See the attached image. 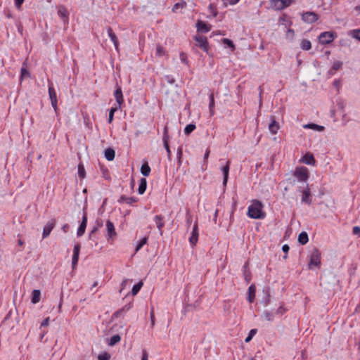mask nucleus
Returning a JSON list of instances; mask_svg holds the SVG:
<instances>
[{
  "mask_svg": "<svg viewBox=\"0 0 360 360\" xmlns=\"http://www.w3.org/2000/svg\"><path fill=\"white\" fill-rule=\"evenodd\" d=\"M53 228V224H47L44 226L43 229V238H46L51 232L52 229Z\"/></svg>",
  "mask_w": 360,
  "mask_h": 360,
  "instance_id": "obj_26",
  "label": "nucleus"
},
{
  "mask_svg": "<svg viewBox=\"0 0 360 360\" xmlns=\"http://www.w3.org/2000/svg\"><path fill=\"white\" fill-rule=\"evenodd\" d=\"M28 76H29V72H28V71H27L25 68H22L21 69V77H22V78H26V77H27Z\"/></svg>",
  "mask_w": 360,
  "mask_h": 360,
  "instance_id": "obj_48",
  "label": "nucleus"
},
{
  "mask_svg": "<svg viewBox=\"0 0 360 360\" xmlns=\"http://www.w3.org/2000/svg\"><path fill=\"white\" fill-rule=\"evenodd\" d=\"M294 2V0H271V6L275 10L281 11Z\"/></svg>",
  "mask_w": 360,
  "mask_h": 360,
  "instance_id": "obj_6",
  "label": "nucleus"
},
{
  "mask_svg": "<svg viewBox=\"0 0 360 360\" xmlns=\"http://www.w3.org/2000/svg\"><path fill=\"white\" fill-rule=\"evenodd\" d=\"M349 35L357 40H360V29H356L349 31Z\"/></svg>",
  "mask_w": 360,
  "mask_h": 360,
  "instance_id": "obj_34",
  "label": "nucleus"
},
{
  "mask_svg": "<svg viewBox=\"0 0 360 360\" xmlns=\"http://www.w3.org/2000/svg\"><path fill=\"white\" fill-rule=\"evenodd\" d=\"M79 251H80V245L76 244L74 246L73 255H72V267L73 269H75L77 266V262L79 260Z\"/></svg>",
  "mask_w": 360,
  "mask_h": 360,
  "instance_id": "obj_8",
  "label": "nucleus"
},
{
  "mask_svg": "<svg viewBox=\"0 0 360 360\" xmlns=\"http://www.w3.org/2000/svg\"><path fill=\"white\" fill-rule=\"evenodd\" d=\"M280 129L279 124L274 120H272V122L269 125V130L272 134H276Z\"/></svg>",
  "mask_w": 360,
  "mask_h": 360,
  "instance_id": "obj_17",
  "label": "nucleus"
},
{
  "mask_svg": "<svg viewBox=\"0 0 360 360\" xmlns=\"http://www.w3.org/2000/svg\"><path fill=\"white\" fill-rule=\"evenodd\" d=\"M263 208L264 206L260 201L254 200L248 207L247 215L254 219H264L266 217V213Z\"/></svg>",
  "mask_w": 360,
  "mask_h": 360,
  "instance_id": "obj_1",
  "label": "nucleus"
},
{
  "mask_svg": "<svg viewBox=\"0 0 360 360\" xmlns=\"http://www.w3.org/2000/svg\"><path fill=\"white\" fill-rule=\"evenodd\" d=\"M104 154H105V158L108 160L112 161L115 158V152L112 148H108V149L105 150Z\"/></svg>",
  "mask_w": 360,
  "mask_h": 360,
  "instance_id": "obj_24",
  "label": "nucleus"
},
{
  "mask_svg": "<svg viewBox=\"0 0 360 360\" xmlns=\"http://www.w3.org/2000/svg\"><path fill=\"white\" fill-rule=\"evenodd\" d=\"M250 360H256L255 357H252Z\"/></svg>",
  "mask_w": 360,
  "mask_h": 360,
  "instance_id": "obj_63",
  "label": "nucleus"
},
{
  "mask_svg": "<svg viewBox=\"0 0 360 360\" xmlns=\"http://www.w3.org/2000/svg\"><path fill=\"white\" fill-rule=\"evenodd\" d=\"M294 176L300 181L306 182L309 176V170L307 167L300 166L295 169Z\"/></svg>",
  "mask_w": 360,
  "mask_h": 360,
  "instance_id": "obj_4",
  "label": "nucleus"
},
{
  "mask_svg": "<svg viewBox=\"0 0 360 360\" xmlns=\"http://www.w3.org/2000/svg\"><path fill=\"white\" fill-rule=\"evenodd\" d=\"M255 286L254 285H251L248 290V299L249 302H252L255 297Z\"/></svg>",
  "mask_w": 360,
  "mask_h": 360,
  "instance_id": "obj_20",
  "label": "nucleus"
},
{
  "mask_svg": "<svg viewBox=\"0 0 360 360\" xmlns=\"http://www.w3.org/2000/svg\"><path fill=\"white\" fill-rule=\"evenodd\" d=\"M148 238L146 237L142 238L137 243L135 248L136 252H138L145 244H146Z\"/></svg>",
  "mask_w": 360,
  "mask_h": 360,
  "instance_id": "obj_33",
  "label": "nucleus"
},
{
  "mask_svg": "<svg viewBox=\"0 0 360 360\" xmlns=\"http://www.w3.org/2000/svg\"><path fill=\"white\" fill-rule=\"evenodd\" d=\"M321 264V253L316 249H314L310 255L309 268H319Z\"/></svg>",
  "mask_w": 360,
  "mask_h": 360,
  "instance_id": "obj_3",
  "label": "nucleus"
},
{
  "mask_svg": "<svg viewBox=\"0 0 360 360\" xmlns=\"http://www.w3.org/2000/svg\"><path fill=\"white\" fill-rule=\"evenodd\" d=\"M289 249H290L289 246L288 245H286V244L283 245V247H282L283 251L286 252V253L288 252Z\"/></svg>",
  "mask_w": 360,
  "mask_h": 360,
  "instance_id": "obj_53",
  "label": "nucleus"
},
{
  "mask_svg": "<svg viewBox=\"0 0 360 360\" xmlns=\"http://www.w3.org/2000/svg\"><path fill=\"white\" fill-rule=\"evenodd\" d=\"M185 6H186L185 2L176 3L174 5V6L172 8V12L176 13L179 11V10L183 9L184 8H185Z\"/></svg>",
  "mask_w": 360,
  "mask_h": 360,
  "instance_id": "obj_36",
  "label": "nucleus"
},
{
  "mask_svg": "<svg viewBox=\"0 0 360 360\" xmlns=\"http://www.w3.org/2000/svg\"><path fill=\"white\" fill-rule=\"evenodd\" d=\"M49 320H50L49 317H47L46 319H45L42 321V323H41V327H44V326H49Z\"/></svg>",
  "mask_w": 360,
  "mask_h": 360,
  "instance_id": "obj_50",
  "label": "nucleus"
},
{
  "mask_svg": "<svg viewBox=\"0 0 360 360\" xmlns=\"http://www.w3.org/2000/svg\"><path fill=\"white\" fill-rule=\"evenodd\" d=\"M214 15L216 16L217 15V13L214 11Z\"/></svg>",
  "mask_w": 360,
  "mask_h": 360,
  "instance_id": "obj_64",
  "label": "nucleus"
},
{
  "mask_svg": "<svg viewBox=\"0 0 360 360\" xmlns=\"http://www.w3.org/2000/svg\"><path fill=\"white\" fill-rule=\"evenodd\" d=\"M309 240L308 235L306 232H302L298 236V241L302 245L306 244Z\"/></svg>",
  "mask_w": 360,
  "mask_h": 360,
  "instance_id": "obj_29",
  "label": "nucleus"
},
{
  "mask_svg": "<svg viewBox=\"0 0 360 360\" xmlns=\"http://www.w3.org/2000/svg\"><path fill=\"white\" fill-rule=\"evenodd\" d=\"M78 174L80 178L84 179L85 177V169L82 165L78 166Z\"/></svg>",
  "mask_w": 360,
  "mask_h": 360,
  "instance_id": "obj_41",
  "label": "nucleus"
},
{
  "mask_svg": "<svg viewBox=\"0 0 360 360\" xmlns=\"http://www.w3.org/2000/svg\"><path fill=\"white\" fill-rule=\"evenodd\" d=\"M302 202L308 205L311 202V192L308 187L302 191Z\"/></svg>",
  "mask_w": 360,
  "mask_h": 360,
  "instance_id": "obj_14",
  "label": "nucleus"
},
{
  "mask_svg": "<svg viewBox=\"0 0 360 360\" xmlns=\"http://www.w3.org/2000/svg\"><path fill=\"white\" fill-rule=\"evenodd\" d=\"M120 340H121V338L119 335H114L109 340L108 345L110 346H113L116 343L119 342L120 341Z\"/></svg>",
  "mask_w": 360,
  "mask_h": 360,
  "instance_id": "obj_32",
  "label": "nucleus"
},
{
  "mask_svg": "<svg viewBox=\"0 0 360 360\" xmlns=\"http://www.w3.org/2000/svg\"><path fill=\"white\" fill-rule=\"evenodd\" d=\"M222 172L224 174L223 184L225 186L227 183L229 172V162H227L226 166L222 168Z\"/></svg>",
  "mask_w": 360,
  "mask_h": 360,
  "instance_id": "obj_25",
  "label": "nucleus"
},
{
  "mask_svg": "<svg viewBox=\"0 0 360 360\" xmlns=\"http://www.w3.org/2000/svg\"><path fill=\"white\" fill-rule=\"evenodd\" d=\"M209 153H210L209 150H207V151H206V153H205V156H204V157H205V158H208V156H209Z\"/></svg>",
  "mask_w": 360,
  "mask_h": 360,
  "instance_id": "obj_60",
  "label": "nucleus"
},
{
  "mask_svg": "<svg viewBox=\"0 0 360 360\" xmlns=\"http://www.w3.org/2000/svg\"><path fill=\"white\" fill-rule=\"evenodd\" d=\"M58 14L63 19H66V18H68V12L67 11V9L63 6L59 7L58 11Z\"/></svg>",
  "mask_w": 360,
  "mask_h": 360,
  "instance_id": "obj_31",
  "label": "nucleus"
},
{
  "mask_svg": "<svg viewBox=\"0 0 360 360\" xmlns=\"http://www.w3.org/2000/svg\"><path fill=\"white\" fill-rule=\"evenodd\" d=\"M195 129V124H188L185 129H184V132L186 134H189L190 133H191L194 129Z\"/></svg>",
  "mask_w": 360,
  "mask_h": 360,
  "instance_id": "obj_42",
  "label": "nucleus"
},
{
  "mask_svg": "<svg viewBox=\"0 0 360 360\" xmlns=\"http://www.w3.org/2000/svg\"><path fill=\"white\" fill-rule=\"evenodd\" d=\"M285 37L287 39L292 40L295 37V31L288 27L285 33Z\"/></svg>",
  "mask_w": 360,
  "mask_h": 360,
  "instance_id": "obj_37",
  "label": "nucleus"
},
{
  "mask_svg": "<svg viewBox=\"0 0 360 360\" xmlns=\"http://www.w3.org/2000/svg\"><path fill=\"white\" fill-rule=\"evenodd\" d=\"M143 285V283L142 281H140L137 284L134 285L131 290V294L133 295H136L139 292V290L142 288Z\"/></svg>",
  "mask_w": 360,
  "mask_h": 360,
  "instance_id": "obj_35",
  "label": "nucleus"
},
{
  "mask_svg": "<svg viewBox=\"0 0 360 360\" xmlns=\"http://www.w3.org/2000/svg\"><path fill=\"white\" fill-rule=\"evenodd\" d=\"M146 186H147V182H146V179H144V178L141 179L140 181L139 188H138L139 193L141 195L143 194L144 192L146 191Z\"/></svg>",
  "mask_w": 360,
  "mask_h": 360,
  "instance_id": "obj_27",
  "label": "nucleus"
},
{
  "mask_svg": "<svg viewBox=\"0 0 360 360\" xmlns=\"http://www.w3.org/2000/svg\"><path fill=\"white\" fill-rule=\"evenodd\" d=\"M265 316V318L269 320V321H271L272 320V316L269 314V313H266L264 314Z\"/></svg>",
  "mask_w": 360,
  "mask_h": 360,
  "instance_id": "obj_54",
  "label": "nucleus"
},
{
  "mask_svg": "<svg viewBox=\"0 0 360 360\" xmlns=\"http://www.w3.org/2000/svg\"><path fill=\"white\" fill-rule=\"evenodd\" d=\"M210 101L209 108H210V114H211V115H212L214 112V99L213 94H211L210 96Z\"/></svg>",
  "mask_w": 360,
  "mask_h": 360,
  "instance_id": "obj_40",
  "label": "nucleus"
},
{
  "mask_svg": "<svg viewBox=\"0 0 360 360\" xmlns=\"http://www.w3.org/2000/svg\"><path fill=\"white\" fill-rule=\"evenodd\" d=\"M163 141H164V145H165V149H166V150L167 152V155L169 157L170 155H171V151H170V149H169V144H168V141H167V139L166 136L164 137Z\"/></svg>",
  "mask_w": 360,
  "mask_h": 360,
  "instance_id": "obj_44",
  "label": "nucleus"
},
{
  "mask_svg": "<svg viewBox=\"0 0 360 360\" xmlns=\"http://www.w3.org/2000/svg\"><path fill=\"white\" fill-rule=\"evenodd\" d=\"M198 240V224L195 223L193 226V231L191 232V236L189 238L190 243L193 246L195 245L196 243Z\"/></svg>",
  "mask_w": 360,
  "mask_h": 360,
  "instance_id": "obj_10",
  "label": "nucleus"
},
{
  "mask_svg": "<svg viewBox=\"0 0 360 360\" xmlns=\"http://www.w3.org/2000/svg\"><path fill=\"white\" fill-rule=\"evenodd\" d=\"M302 19L306 23H313L318 20L319 16L314 12H306L302 15Z\"/></svg>",
  "mask_w": 360,
  "mask_h": 360,
  "instance_id": "obj_7",
  "label": "nucleus"
},
{
  "mask_svg": "<svg viewBox=\"0 0 360 360\" xmlns=\"http://www.w3.org/2000/svg\"><path fill=\"white\" fill-rule=\"evenodd\" d=\"M141 172L145 176H148L150 174V168L148 166V163H145L141 166Z\"/></svg>",
  "mask_w": 360,
  "mask_h": 360,
  "instance_id": "obj_30",
  "label": "nucleus"
},
{
  "mask_svg": "<svg viewBox=\"0 0 360 360\" xmlns=\"http://www.w3.org/2000/svg\"><path fill=\"white\" fill-rule=\"evenodd\" d=\"M303 128L312 129L316 131H323L324 130L323 126H321L314 123L304 124Z\"/></svg>",
  "mask_w": 360,
  "mask_h": 360,
  "instance_id": "obj_18",
  "label": "nucleus"
},
{
  "mask_svg": "<svg viewBox=\"0 0 360 360\" xmlns=\"http://www.w3.org/2000/svg\"><path fill=\"white\" fill-rule=\"evenodd\" d=\"M278 21H279L280 24L284 25L285 26V27H288L292 25V21L285 15H283L279 18Z\"/></svg>",
  "mask_w": 360,
  "mask_h": 360,
  "instance_id": "obj_22",
  "label": "nucleus"
},
{
  "mask_svg": "<svg viewBox=\"0 0 360 360\" xmlns=\"http://www.w3.org/2000/svg\"><path fill=\"white\" fill-rule=\"evenodd\" d=\"M49 94L51 99V105L55 110H57V96L56 93L53 86H49Z\"/></svg>",
  "mask_w": 360,
  "mask_h": 360,
  "instance_id": "obj_12",
  "label": "nucleus"
},
{
  "mask_svg": "<svg viewBox=\"0 0 360 360\" xmlns=\"http://www.w3.org/2000/svg\"><path fill=\"white\" fill-rule=\"evenodd\" d=\"M106 230L108 232L107 237L108 239L116 236L114 224L110 221H108L106 222Z\"/></svg>",
  "mask_w": 360,
  "mask_h": 360,
  "instance_id": "obj_15",
  "label": "nucleus"
},
{
  "mask_svg": "<svg viewBox=\"0 0 360 360\" xmlns=\"http://www.w3.org/2000/svg\"><path fill=\"white\" fill-rule=\"evenodd\" d=\"M120 108H118L117 106L113 107L110 110L109 112V118H108V122L111 123L113 120V116L114 113Z\"/></svg>",
  "mask_w": 360,
  "mask_h": 360,
  "instance_id": "obj_38",
  "label": "nucleus"
},
{
  "mask_svg": "<svg viewBox=\"0 0 360 360\" xmlns=\"http://www.w3.org/2000/svg\"><path fill=\"white\" fill-rule=\"evenodd\" d=\"M342 66V62L341 61H335L334 62L333 65V70H338L339 69H340Z\"/></svg>",
  "mask_w": 360,
  "mask_h": 360,
  "instance_id": "obj_45",
  "label": "nucleus"
},
{
  "mask_svg": "<svg viewBox=\"0 0 360 360\" xmlns=\"http://www.w3.org/2000/svg\"><path fill=\"white\" fill-rule=\"evenodd\" d=\"M128 280L127 279H124L122 283V289L124 288L126 285H127V283Z\"/></svg>",
  "mask_w": 360,
  "mask_h": 360,
  "instance_id": "obj_55",
  "label": "nucleus"
},
{
  "mask_svg": "<svg viewBox=\"0 0 360 360\" xmlns=\"http://www.w3.org/2000/svg\"><path fill=\"white\" fill-rule=\"evenodd\" d=\"M114 96H115V100L117 103V107L121 108V105L124 103V98H123L122 89L120 86L117 87V89L115 91Z\"/></svg>",
  "mask_w": 360,
  "mask_h": 360,
  "instance_id": "obj_13",
  "label": "nucleus"
},
{
  "mask_svg": "<svg viewBox=\"0 0 360 360\" xmlns=\"http://www.w3.org/2000/svg\"><path fill=\"white\" fill-rule=\"evenodd\" d=\"M156 51H157V54L160 56H162L164 54V51H163L162 48L160 46H158L156 48Z\"/></svg>",
  "mask_w": 360,
  "mask_h": 360,
  "instance_id": "obj_51",
  "label": "nucleus"
},
{
  "mask_svg": "<svg viewBox=\"0 0 360 360\" xmlns=\"http://www.w3.org/2000/svg\"><path fill=\"white\" fill-rule=\"evenodd\" d=\"M198 31L207 32L210 30V26L202 21H198L196 25Z\"/></svg>",
  "mask_w": 360,
  "mask_h": 360,
  "instance_id": "obj_19",
  "label": "nucleus"
},
{
  "mask_svg": "<svg viewBox=\"0 0 360 360\" xmlns=\"http://www.w3.org/2000/svg\"><path fill=\"white\" fill-rule=\"evenodd\" d=\"M154 220L155 221L156 226H157V228L159 230L160 234L161 236H162L163 232L162 231V227L165 225L163 217L162 216H160V215H157V216L155 217Z\"/></svg>",
  "mask_w": 360,
  "mask_h": 360,
  "instance_id": "obj_16",
  "label": "nucleus"
},
{
  "mask_svg": "<svg viewBox=\"0 0 360 360\" xmlns=\"http://www.w3.org/2000/svg\"><path fill=\"white\" fill-rule=\"evenodd\" d=\"M110 355L107 353L101 354L98 356V360H109L110 359Z\"/></svg>",
  "mask_w": 360,
  "mask_h": 360,
  "instance_id": "obj_47",
  "label": "nucleus"
},
{
  "mask_svg": "<svg viewBox=\"0 0 360 360\" xmlns=\"http://www.w3.org/2000/svg\"><path fill=\"white\" fill-rule=\"evenodd\" d=\"M32 302L33 304H37L40 301L41 297V292L39 290H34L32 292Z\"/></svg>",
  "mask_w": 360,
  "mask_h": 360,
  "instance_id": "obj_23",
  "label": "nucleus"
},
{
  "mask_svg": "<svg viewBox=\"0 0 360 360\" xmlns=\"http://www.w3.org/2000/svg\"><path fill=\"white\" fill-rule=\"evenodd\" d=\"M353 233L355 235H357L360 236V227L359 226H354L353 228Z\"/></svg>",
  "mask_w": 360,
  "mask_h": 360,
  "instance_id": "obj_49",
  "label": "nucleus"
},
{
  "mask_svg": "<svg viewBox=\"0 0 360 360\" xmlns=\"http://www.w3.org/2000/svg\"><path fill=\"white\" fill-rule=\"evenodd\" d=\"M337 34L334 32L328 31L323 32L320 34L319 36V41L321 44H329L333 41V40L336 38Z\"/></svg>",
  "mask_w": 360,
  "mask_h": 360,
  "instance_id": "obj_2",
  "label": "nucleus"
},
{
  "mask_svg": "<svg viewBox=\"0 0 360 360\" xmlns=\"http://www.w3.org/2000/svg\"><path fill=\"white\" fill-rule=\"evenodd\" d=\"M108 36L110 37L111 41L113 42L115 49H118V41L116 35L112 32V30L109 28L108 30Z\"/></svg>",
  "mask_w": 360,
  "mask_h": 360,
  "instance_id": "obj_28",
  "label": "nucleus"
},
{
  "mask_svg": "<svg viewBox=\"0 0 360 360\" xmlns=\"http://www.w3.org/2000/svg\"><path fill=\"white\" fill-rule=\"evenodd\" d=\"M338 84H339V82H336V81H335V82H334V85L338 86Z\"/></svg>",
  "mask_w": 360,
  "mask_h": 360,
  "instance_id": "obj_62",
  "label": "nucleus"
},
{
  "mask_svg": "<svg viewBox=\"0 0 360 360\" xmlns=\"http://www.w3.org/2000/svg\"><path fill=\"white\" fill-rule=\"evenodd\" d=\"M86 224H87V217H86V214L84 213L82 217V223H81L80 226H79L77 231V235L78 237L82 236L84 233L85 229L86 227Z\"/></svg>",
  "mask_w": 360,
  "mask_h": 360,
  "instance_id": "obj_11",
  "label": "nucleus"
},
{
  "mask_svg": "<svg viewBox=\"0 0 360 360\" xmlns=\"http://www.w3.org/2000/svg\"><path fill=\"white\" fill-rule=\"evenodd\" d=\"M300 161L308 165H314L316 162L313 155L310 153H305Z\"/></svg>",
  "mask_w": 360,
  "mask_h": 360,
  "instance_id": "obj_9",
  "label": "nucleus"
},
{
  "mask_svg": "<svg viewBox=\"0 0 360 360\" xmlns=\"http://www.w3.org/2000/svg\"><path fill=\"white\" fill-rule=\"evenodd\" d=\"M68 229V224H65L64 226H63L62 227V229L63 231L65 233L67 232V229Z\"/></svg>",
  "mask_w": 360,
  "mask_h": 360,
  "instance_id": "obj_56",
  "label": "nucleus"
},
{
  "mask_svg": "<svg viewBox=\"0 0 360 360\" xmlns=\"http://www.w3.org/2000/svg\"><path fill=\"white\" fill-rule=\"evenodd\" d=\"M300 48L304 51H308L311 49V43L309 39H303L300 43Z\"/></svg>",
  "mask_w": 360,
  "mask_h": 360,
  "instance_id": "obj_21",
  "label": "nucleus"
},
{
  "mask_svg": "<svg viewBox=\"0 0 360 360\" xmlns=\"http://www.w3.org/2000/svg\"><path fill=\"white\" fill-rule=\"evenodd\" d=\"M209 9H210V11H214V6H213L212 4H210V5L209 6Z\"/></svg>",
  "mask_w": 360,
  "mask_h": 360,
  "instance_id": "obj_61",
  "label": "nucleus"
},
{
  "mask_svg": "<svg viewBox=\"0 0 360 360\" xmlns=\"http://www.w3.org/2000/svg\"><path fill=\"white\" fill-rule=\"evenodd\" d=\"M24 0H15V4L18 8H20Z\"/></svg>",
  "mask_w": 360,
  "mask_h": 360,
  "instance_id": "obj_52",
  "label": "nucleus"
},
{
  "mask_svg": "<svg viewBox=\"0 0 360 360\" xmlns=\"http://www.w3.org/2000/svg\"><path fill=\"white\" fill-rule=\"evenodd\" d=\"M223 43L228 45L229 47H231L233 50L235 49V46H234V44L232 42V41H231L230 39H223Z\"/></svg>",
  "mask_w": 360,
  "mask_h": 360,
  "instance_id": "obj_46",
  "label": "nucleus"
},
{
  "mask_svg": "<svg viewBox=\"0 0 360 360\" xmlns=\"http://www.w3.org/2000/svg\"><path fill=\"white\" fill-rule=\"evenodd\" d=\"M354 9H355L356 12L357 13V14L359 15L360 14V6H356Z\"/></svg>",
  "mask_w": 360,
  "mask_h": 360,
  "instance_id": "obj_57",
  "label": "nucleus"
},
{
  "mask_svg": "<svg viewBox=\"0 0 360 360\" xmlns=\"http://www.w3.org/2000/svg\"><path fill=\"white\" fill-rule=\"evenodd\" d=\"M224 6H233L237 4L240 0H221Z\"/></svg>",
  "mask_w": 360,
  "mask_h": 360,
  "instance_id": "obj_39",
  "label": "nucleus"
},
{
  "mask_svg": "<svg viewBox=\"0 0 360 360\" xmlns=\"http://www.w3.org/2000/svg\"><path fill=\"white\" fill-rule=\"evenodd\" d=\"M97 229H97L96 227L94 228V229L91 231V233L89 234V238H91V234H93L94 233H95V232L97 231Z\"/></svg>",
  "mask_w": 360,
  "mask_h": 360,
  "instance_id": "obj_58",
  "label": "nucleus"
},
{
  "mask_svg": "<svg viewBox=\"0 0 360 360\" xmlns=\"http://www.w3.org/2000/svg\"><path fill=\"white\" fill-rule=\"evenodd\" d=\"M256 329H252L250 331L248 336L245 340V342H249L252 339L253 336L256 334Z\"/></svg>",
  "mask_w": 360,
  "mask_h": 360,
  "instance_id": "obj_43",
  "label": "nucleus"
},
{
  "mask_svg": "<svg viewBox=\"0 0 360 360\" xmlns=\"http://www.w3.org/2000/svg\"><path fill=\"white\" fill-rule=\"evenodd\" d=\"M141 360H148V354L145 352Z\"/></svg>",
  "mask_w": 360,
  "mask_h": 360,
  "instance_id": "obj_59",
  "label": "nucleus"
},
{
  "mask_svg": "<svg viewBox=\"0 0 360 360\" xmlns=\"http://www.w3.org/2000/svg\"><path fill=\"white\" fill-rule=\"evenodd\" d=\"M194 40L195 41L196 46L202 49L207 53H209L210 46L206 37L200 34H196L194 37Z\"/></svg>",
  "mask_w": 360,
  "mask_h": 360,
  "instance_id": "obj_5",
  "label": "nucleus"
}]
</instances>
